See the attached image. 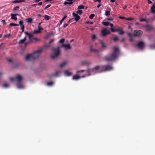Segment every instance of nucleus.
<instances>
[{
  "label": "nucleus",
  "mask_w": 155,
  "mask_h": 155,
  "mask_svg": "<svg viewBox=\"0 0 155 155\" xmlns=\"http://www.w3.org/2000/svg\"><path fill=\"white\" fill-rule=\"evenodd\" d=\"M113 69V68L110 65L102 66H97L92 69H88L86 71L88 75H90L92 73L94 74L97 72H101L110 71Z\"/></svg>",
  "instance_id": "1"
},
{
  "label": "nucleus",
  "mask_w": 155,
  "mask_h": 155,
  "mask_svg": "<svg viewBox=\"0 0 155 155\" xmlns=\"http://www.w3.org/2000/svg\"><path fill=\"white\" fill-rule=\"evenodd\" d=\"M119 49L117 47L114 48V51L111 54L105 56L104 60L107 62L114 61L118 57Z\"/></svg>",
  "instance_id": "2"
},
{
  "label": "nucleus",
  "mask_w": 155,
  "mask_h": 155,
  "mask_svg": "<svg viewBox=\"0 0 155 155\" xmlns=\"http://www.w3.org/2000/svg\"><path fill=\"white\" fill-rule=\"evenodd\" d=\"M52 49L54 54L51 55V58L52 59L57 58L61 52L60 47L53 48Z\"/></svg>",
  "instance_id": "3"
},
{
  "label": "nucleus",
  "mask_w": 155,
  "mask_h": 155,
  "mask_svg": "<svg viewBox=\"0 0 155 155\" xmlns=\"http://www.w3.org/2000/svg\"><path fill=\"white\" fill-rule=\"evenodd\" d=\"M25 34L26 35L28 36L29 39L30 40V42L36 43L39 42L40 41V40L37 38L36 37L33 38L34 36L32 34H31L27 32H25Z\"/></svg>",
  "instance_id": "4"
},
{
  "label": "nucleus",
  "mask_w": 155,
  "mask_h": 155,
  "mask_svg": "<svg viewBox=\"0 0 155 155\" xmlns=\"http://www.w3.org/2000/svg\"><path fill=\"white\" fill-rule=\"evenodd\" d=\"M43 49L44 48L39 49L31 54L33 60L38 58L40 56Z\"/></svg>",
  "instance_id": "5"
},
{
  "label": "nucleus",
  "mask_w": 155,
  "mask_h": 155,
  "mask_svg": "<svg viewBox=\"0 0 155 155\" xmlns=\"http://www.w3.org/2000/svg\"><path fill=\"white\" fill-rule=\"evenodd\" d=\"M138 47L139 49L140 50H143L145 46V43L143 41H139L137 44L136 45Z\"/></svg>",
  "instance_id": "6"
},
{
  "label": "nucleus",
  "mask_w": 155,
  "mask_h": 155,
  "mask_svg": "<svg viewBox=\"0 0 155 155\" xmlns=\"http://www.w3.org/2000/svg\"><path fill=\"white\" fill-rule=\"evenodd\" d=\"M111 31L113 32H119L118 34L120 35H123L124 33V32L122 30V29L119 28H117L114 29V28H111L110 29Z\"/></svg>",
  "instance_id": "7"
},
{
  "label": "nucleus",
  "mask_w": 155,
  "mask_h": 155,
  "mask_svg": "<svg viewBox=\"0 0 155 155\" xmlns=\"http://www.w3.org/2000/svg\"><path fill=\"white\" fill-rule=\"evenodd\" d=\"M110 33V31L105 28L104 29L101 31V34L102 36H105L106 35L109 34Z\"/></svg>",
  "instance_id": "8"
},
{
  "label": "nucleus",
  "mask_w": 155,
  "mask_h": 155,
  "mask_svg": "<svg viewBox=\"0 0 155 155\" xmlns=\"http://www.w3.org/2000/svg\"><path fill=\"white\" fill-rule=\"evenodd\" d=\"M142 34V31L141 30H135L134 32V35L135 36H140Z\"/></svg>",
  "instance_id": "9"
},
{
  "label": "nucleus",
  "mask_w": 155,
  "mask_h": 155,
  "mask_svg": "<svg viewBox=\"0 0 155 155\" xmlns=\"http://www.w3.org/2000/svg\"><path fill=\"white\" fill-rule=\"evenodd\" d=\"M15 79L17 83H21L22 79V78L21 75L18 74L17 75Z\"/></svg>",
  "instance_id": "10"
},
{
  "label": "nucleus",
  "mask_w": 155,
  "mask_h": 155,
  "mask_svg": "<svg viewBox=\"0 0 155 155\" xmlns=\"http://www.w3.org/2000/svg\"><path fill=\"white\" fill-rule=\"evenodd\" d=\"M25 59L27 61L33 60L31 54H30L26 55L25 57Z\"/></svg>",
  "instance_id": "11"
},
{
  "label": "nucleus",
  "mask_w": 155,
  "mask_h": 155,
  "mask_svg": "<svg viewBox=\"0 0 155 155\" xmlns=\"http://www.w3.org/2000/svg\"><path fill=\"white\" fill-rule=\"evenodd\" d=\"M72 15L74 17H75V20L76 21H78L80 18V17L79 16L77 13L73 12Z\"/></svg>",
  "instance_id": "12"
},
{
  "label": "nucleus",
  "mask_w": 155,
  "mask_h": 155,
  "mask_svg": "<svg viewBox=\"0 0 155 155\" xmlns=\"http://www.w3.org/2000/svg\"><path fill=\"white\" fill-rule=\"evenodd\" d=\"M67 2H65L64 3V4L65 5H71L73 2H74V0H66Z\"/></svg>",
  "instance_id": "13"
},
{
  "label": "nucleus",
  "mask_w": 155,
  "mask_h": 155,
  "mask_svg": "<svg viewBox=\"0 0 155 155\" xmlns=\"http://www.w3.org/2000/svg\"><path fill=\"white\" fill-rule=\"evenodd\" d=\"M153 29V27L150 25H147L146 27V30L147 31H150Z\"/></svg>",
  "instance_id": "14"
},
{
  "label": "nucleus",
  "mask_w": 155,
  "mask_h": 155,
  "mask_svg": "<svg viewBox=\"0 0 155 155\" xmlns=\"http://www.w3.org/2000/svg\"><path fill=\"white\" fill-rule=\"evenodd\" d=\"M150 11L153 14H154L155 13V3L153 4L152 6L150 8Z\"/></svg>",
  "instance_id": "15"
},
{
  "label": "nucleus",
  "mask_w": 155,
  "mask_h": 155,
  "mask_svg": "<svg viewBox=\"0 0 155 155\" xmlns=\"http://www.w3.org/2000/svg\"><path fill=\"white\" fill-rule=\"evenodd\" d=\"M62 47H64L66 49H71V47L70 44L66 45V44H63L62 45Z\"/></svg>",
  "instance_id": "16"
},
{
  "label": "nucleus",
  "mask_w": 155,
  "mask_h": 155,
  "mask_svg": "<svg viewBox=\"0 0 155 155\" xmlns=\"http://www.w3.org/2000/svg\"><path fill=\"white\" fill-rule=\"evenodd\" d=\"M26 37L25 36L23 39L20 40L18 42L19 44H23L25 43V41L26 40Z\"/></svg>",
  "instance_id": "17"
},
{
  "label": "nucleus",
  "mask_w": 155,
  "mask_h": 155,
  "mask_svg": "<svg viewBox=\"0 0 155 155\" xmlns=\"http://www.w3.org/2000/svg\"><path fill=\"white\" fill-rule=\"evenodd\" d=\"M64 73L67 76H70L72 74V73L68 70L65 71Z\"/></svg>",
  "instance_id": "18"
},
{
  "label": "nucleus",
  "mask_w": 155,
  "mask_h": 155,
  "mask_svg": "<svg viewBox=\"0 0 155 155\" xmlns=\"http://www.w3.org/2000/svg\"><path fill=\"white\" fill-rule=\"evenodd\" d=\"M17 87L19 89H21L24 88V86L21 83H17Z\"/></svg>",
  "instance_id": "19"
},
{
  "label": "nucleus",
  "mask_w": 155,
  "mask_h": 155,
  "mask_svg": "<svg viewBox=\"0 0 155 155\" xmlns=\"http://www.w3.org/2000/svg\"><path fill=\"white\" fill-rule=\"evenodd\" d=\"M90 51L91 52L94 53H98L99 52V51L98 50L93 48L92 46L90 47Z\"/></svg>",
  "instance_id": "20"
},
{
  "label": "nucleus",
  "mask_w": 155,
  "mask_h": 155,
  "mask_svg": "<svg viewBox=\"0 0 155 155\" xmlns=\"http://www.w3.org/2000/svg\"><path fill=\"white\" fill-rule=\"evenodd\" d=\"M27 22L28 23H31L33 21V19L32 18H27L26 19Z\"/></svg>",
  "instance_id": "21"
},
{
  "label": "nucleus",
  "mask_w": 155,
  "mask_h": 155,
  "mask_svg": "<svg viewBox=\"0 0 155 155\" xmlns=\"http://www.w3.org/2000/svg\"><path fill=\"white\" fill-rule=\"evenodd\" d=\"M80 78V77L78 75H74L72 79L73 80H78Z\"/></svg>",
  "instance_id": "22"
},
{
  "label": "nucleus",
  "mask_w": 155,
  "mask_h": 155,
  "mask_svg": "<svg viewBox=\"0 0 155 155\" xmlns=\"http://www.w3.org/2000/svg\"><path fill=\"white\" fill-rule=\"evenodd\" d=\"M13 14H11V18L13 19L15 21H16L17 20V18L16 16H14L13 15Z\"/></svg>",
  "instance_id": "23"
},
{
  "label": "nucleus",
  "mask_w": 155,
  "mask_h": 155,
  "mask_svg": "<svg viewBox=\"0 0 155 155\" xmlns=\"http://www.w3.org/2000/svg\"><path fill=\"white\" fill-rule=\"evenodd\" d=\"M110 22H102V24L105 26H108L109 25Z\"/></svg>",
  "instance_id": "24"
},
{
  "label": "nucleus",
  "mask_w": 155,
  "mask_h": 155,
  "mask_svg": "<svg viewBox=\"0 0 155 155\" xmlns=\"http://www.w3.org/2000/svg\"><path fill=\"white\" fill-rule=\"evenodd\" d=\"M100 43L102 45V48H105L106 47V45L104 44L103 41H101L100 42Z\"/></svg>",
  "instance_id": "25"
},
{
  "label": "nucleus",
  "mask_w": 155,
  "mask_h": 155,
  "mask_svg": "<svg viewBox=\"0 0 155 155\" xmlns=\"http://www.w3.org/2000/svg\"><path fill=\"white\" fill-rule=\"evenodd\" d=\"M105 15L107 16H109L110 15V12L109 11H107L105 12Z\"/></svg>",
  "instance_id": "26"
},
{
  "label": "nucleus",
  "mask_w": 155,
  "mask_h": 155,
  "mask_svg": "<svg viewBox=\"0 0 155 155\" xmlns=\"http://www.w3.org/2000/svg\"><path fill=\"white\" fill-rule=\"evenodd\" d=\"M67 64V62L65 61L63 62L62 63L60 64V67L62 68L65 66Z\"/></svg>",
  "instance_id": "27"
},
{
  "label": "nucleus",
  "mask_w": 155,
  "mask_h": 155,
  "mask_svg": "<svg viewBox=\"0 0 155 155\" xmlns=\"http://www.w3.org/2000/svg\"><path fill=\"white\" fill-rule=\"evenodd\" d=\"M9 26H18L19 25L18 24H16L15 23H12L9 24Z\"/></svg>",
  "instance_id": "28"
},
{
  "label": "nucleus",
  "mask_w": 155,
  "mask_h": 155,
  "mask_svg": "<svg viewBox=\"0 0 155 155\" xmlns=\"http://www.w3.org/2000/svg\"><path fill=\"white\" fill-rule=\"evenodd\" d=\"M20 7L18 6L14 7L13 9V11H17L18 9Z\"/></svg>",
  "instance_id": "29"
},
{
  "label": "nucleus",
  "mask_w": 155,
  "mask_h": 155,
  "mask_svg": "<svg viewBox=\"0 0 155 155\" xmlns=\"http://www.w3.org/2000/svg\"><path fill=\"white\" fill-rule=\"evenodd\" d=\"M50 17L49 16L47 15H45L44 18L45 20H47L49 19Z\"/></svg>",
  "instance_id": "30"
},
{
  "label": "nucleus",
  "mask_w": 155,
  "mask_h": 155,
  "mask_svg": "<svg viewBox=\"0 0 155 155\" xmlns=\"http://www.w3.org/2000/svg\"><path fill=\"white\" fill-rule=\"evenodd\" d=\"M39 33H40L39 32V30H35L31 34H32V35H33V34H37Z\"/></svg>",
  "instance_id": "31"
},
{
  "label": "nucleus",
  "mask_w": 155,
  "mask_h": 155,
  "mask_svg": "<svg viewBox=\"0 0 155 155\" xmlns=\"http://www.w3.org/2000/svg\"><path fill=\"white\" fill-rule=\"evenodd\" d=\"M82 13H83V12H82V11L81 10H78L77 12V14H78L80 15H82Z\"/></svg>",
  "instance_id": "32"
},
{
  "label": "nucleus",
  "mask_w": 155,
  "mask_h": 155,
  "mask_svg": "<svg viewBox=\"0 0 155 155\" xmlns=\"http://www.w3.org/2000/svg\"><path fill=\"white\" fill-rule=\"evenodd\" d=\"M19 25L21 26H21H25L23 24V22L22 20L20 21H19Z\"/></svg>",
  "instance_id": "33"
},
{
  "label": "nucleus",
  "mask_w": 155,
  "mask_h": 155,
  "mask_svg": "<svg viewBox=\"0 0 155 155\" xmlns=\"http://www.w3.org/2000/svg\"><path fill=\"white\" fill-rule=\"evenodd\" d=\"M84 6L83 5H79L78 8V9H84Z\"/></svg>",
  "instance_id": "34"
},
{
  "label": "nucleus",
  "mask_w": 155,
  "mask_h": 155,
  "mask_svg": "<svg viewBox=\"0 0 155 155\" xmlns=\"http://www.w3.org/2000/svg\"><path fill=\"white\" fill-rule=\"evenodd\" d=\"M95 16L94 14H92L91 15L89 16V18H90L91 19H92Z\"/></svg>",
  "instance_id": "35"
},
{
  "label": "nucleus",
  "mask_w": 155,
  "mask_h": 155,
  "mask_svg": "<svg viewBox=\"0 0 155 155\" xmlns=\"http://www.w3.org/2000/svg\"><path fill=\"white\" fill-rule=\"evenodd\" d=\"M65 40L64 39H61L59 41V42L60 43H63L64 42V41Z\"/></svg>",
  "instance_id": "36"
},
{
  "label": "nucleus",
  "mask_w": 155,
  "mask_h": 155,
  "mask_svg": "<svg viewBox=\"0 0 155 155\" xmlns=\"http://www.w3.org/2000/svg\"><path fill=\"white\" fill-rule=\"evenodd\" d=\"M113 39L114 41L115 42L119 40V38L117 37H116L114 38Z\"/></svg>",
  "instance_id": "37"
},
{
  "label": "nucleus",
  "mask_w": 155,
  "mask_h": 155,
  "mask_svg": "<svg viewBox=\"0 0 155 155\" xmlns=\"http://www.w3.org/2000/svg\"><path fill=\"white\" fill-rule=\"evenodd\" d=\"M53 84V83L52 82H50L47 83V85L49 86L52 85Z\"/></svg>",
  "instance_id": "38"
},
{
  "label": "nucleus",
  "mask_w": 155,
  "mask_h": 155,
  "mask_svg": "<svg viewBox=\"0 0 155 155\" xmlns=\"http://www.w3.org/2000/svg\"><path fill=\"white\" fill-rule=\"evenodd\" d=\"M13 3H20V0H15L13 2Z\"/></svg>",
  "instance_id": "39"
},
{
  "label": "nucleus",
  "mask_w": 155,
  "mask_h": 155,
  "mask_svg": "<svg viewBox=\"0 0 155 155\" xmlns=\"http://www.w3.org/2000/svg\"><path fill=\"white\" fill-rule=\"evenodd\" d=\"M51 5V4H49V5H47L45 7V8L44 9H47V8H49V7H50Z\"/></svg>",
  "instance_id": "40"
},
{
  "label": "nucleus",
  "mask_w": 155,
  "mask_h": 155,
  "mask_svg": "<svg viewBox=\"0 0 155 155\" xmlns=\"http://www.w3.org/2000/svg\"><path fill=\"white\" fill-rule=\"evenodd\" d=\"M59 73V71H57L55 73V74H54V76L57 77L58 76V74Z\"/></svg>",
  "instance_id": "41"
},
{
  "label": "nucleus",
  "mask_w": 155,
  "mask_h": 155,
  "mask_svg": "<svg viewBox=\"0 0 155 155\" xmlns=\"http://www.w3.org/2000/svg\"><path fill=\"white\" fill-rule=\"evenodd\" d=\"M21 29L22 30L21 32H24L25 28V26L21 27Z\"/></svg>",
  "instance_id": "42"
},
{
  "label": "nucleus",
  "mask_w": 155,
  "mask_h": 155,
  "mask_svg": "<svg viewBox=\"0 0 155 155\" xmlns=\"http://www.w3.org/2000/svg\"><path fill=\"white\" fill-rule=\"evenodd\" d=\"M10 80L11 81H14L16 80L15 78H10Z\"/></svg>",
  "instance_id": "43"
},
{
  "label": "nucleus",
  "mask_w": 155,
  "mask_h": 155,
  "mask_svg": "<svg viewBox=\"0 0 155 155\" xmlns=\"http://www.w3.org/2000/svg\"><path fill=\"white\" fill-rule=\"evenodd\" d=\"M140 21H146L147 20L145 18H141L140 19Z\"/></svg>",
  "instance_id": "44"
},
{
  "label": "nucleus",
  "mask_w": 155,
  "mask_h": 155,
  "mask_svg": "<svg viewBox=\"0 0 155 155\" xmlns=\"http://www.w3.org/2000/svg\"><path fill=\"white\" fill-rule=\"evenodd\" d=\"M126 20H128V21H131L133 19V18H126Z\"/></svg>",
  "instance_id": "45"
},
{
  "label": "nucleus",
  "mask_w": 155,
  "mask_h": 155,
  "mask_svg": "<svg viewBox=\"0 0 155 155\" xmlns=\"http://www.w3.org/2000/svg\"><path fill=\"white\" fill-rule=\"evenodd\" d=\"M3 86L4 87H8V85L7 84H3Z\"/></svg>",
  "instance_id": "46"
},
{
  "label": "nucleus",
  "mask_w": 155,
  "mask_h": 155,
  "mask_svg": "<svg viewBox=\"0 0 155 155\" xmlns=\"http://www.w3.org/2000/svg\"><path fill=\"white\" fill-rule=\"evenodd\" d=\"M10 36V34H8V35H5L4 36V38H8V37H9Z\"/></svg>",
  "instance_id": "47"
},
{
  "label": "nucleus",
  "mask_w": 155,
  "mask_h": 155,
  "mask_svg": "<svg viewBox=\"0 0 155 155\" xmlns=\"http://www.w3.org/2000/svg\"><path fill=\"white\" fill-rule=\"evenodd\" d=\"M96 38V36L95 35H93L92 36V39L93 40H95Z\"/></svg>",
  "instance_id": "48"
},
{
  "label": "nucleus",
  "mask_w": 155,
  "mask_h": 155,
  "mask_svg": "<svg viewBox=\"0 0 155 155\" xmlns=\"http://www.w3.org/2000/svg\"><path fill=\"white\" fill-rule=\"evenodd\" d=\"M43 30V29L42 28H41L39 26L38 27V30H39L40 33L41 32V30Z\"/></svg>",
  "instance_id": "49"
},
{
  "label": "nucleus",
  "mask_w": 155,
  "mask_h": 155,
  "mask_svg": "<svg viewBox=\"0 0 155 155\" xmlns=\"http://www.w3.org/2000/svg\"><path fill=\"white\" fill-rule=\"evenodd\" d=\"M85 71V70H81V71H78L77 72V73H78L79 72H84Z\"/></svg>",
  "instance_id": "50"
},
{
  "label": "nucleus",
  "mask_w": 155,
  "mask_h": 155,
  "mask_svg": "<svg viewBox=\"0 0 155 155\" xmlns=\"http://www.w3.org/2000/svg\"><path fill=\"white\" fill-rule=\"evenodd\" d=\"M83 63L84 64H89V63L87 61H84L83 62Z\"/></svg>",
  "instance_id": "51"
},
{
  "label": "nucleus",
  "mask_w": 155,
  "mask_h": 155,
  "mask_svg": "<svg viewBox=\"0 0 155 155\" xmlns=\"http://www.w3.org/2000/svg\"><path fill=\"white\" fill-rule=\"evenodd\" d=\"M119 18L120 19H125L126 20V18L125 17H122V16H119Z\"/></svg>",
  "instance_id": "52"
},
{
  "label": "nucleus",
  "mask_w": 155,
  "mask_h": 155,
  "mask_svg": "<svg viewBox=\"0 0 155 155\" xmlns=\"http://www.w3.org/2000/svg\"><path fill=\"white\" fill-rule=\"evenodd\" d=\"M65 20V19L63 18L62 20L61 21H60V24L61 25L62 24L63 22Z\"/></svg>",
  "instance_id": "53"
},
{
  "label": "nucleus",
  "mask_w": 155,
  "mask_h": 155,
  "mask_svg": "<svg viewBox=\"0 0 155 155\" xmlns=\"http://www.w3.org/2000/svg\"><path fill=\"white\" fill-rule=\"evenodd\" d=\"M127 34L130 37H132V35L131 33H128Z\"/></svg>",
  "instance_id": "54"
},
{
  "label": "nucleus",
  "mask_w": 155,
  "mask_h": 155,
  "mask_svg": "<svg viewBox=\"0 0 155 155\" xmlns=\"http://www.w3.org/2000/svg\"><path fill=\"white\" fill-rule=\"evenodd\" d=\"M42 2H41L39 3L38 4H36L35 5H42Z\"/></svg>",
  "instance_id": "55"
},
{
  "label": "nucleus",
  "mask_w": 155,
  "mask_h": 155,
  "mask_svg": "<svg viewBox=\"0 0 155 155\" xmlns=\"http://www.w3.org/2000/svg\"><path fill=\"white\" fill-rule=\"evenodd\" d=\"M109 25H110V27H111V28H113V26H114L113 24L110 23V24H109Z\"/></svg>",
  "instance_id": "56"
},
{
  "label": "nucleus",
  "mask_w": 155,
  "mask_h": 155,
  "mask_svg": "<svg viewBox=\"0 0 155 155\" xmlns=\"http://www.w3.org/2000/svg\"><path fill=\"white\" fill-rule=\"evenodd\" d=\"M101 0H94V2H98L99 3H100L101 2Z\"/></svg>",
  "instance_id": "57"
},
{
  "label": "nucleus",
  "mask_w": 155,
  "mask_h": 155,
  "mask_svg": "<svg viewBox=\"0 0 155 155\" xmlns=\"http://www.w3.org/2000/svg\"><path fill=\"white\" fill-rule=\"evenodd\" d=\"M68 25V24H64L63 26L64 28H65Z\"/></svg>",
  "instance_id": "58"
},
{
  "label": "nucleus",
  "mask_w": 155,
  "mask_h": 155,
  "mask_svg": "<svg viewBox=\"0 0 155 155\" xmlns=\"http://www.w3.org/2000/svg\"><path fill=\"white\" fill-rule=\"evenodd\" d=\"M133 40L134 39H133V38L132 37H130L129 41H130L132 42L133 41Z\"/></svg>",
  "instance_id": "59"
},
{
  "label": "nucleus",
  "mask_w": 155,
  "mask_h": 155,
  "mask_svg": "<svg viewBox=\"0 0 155 155\" xmlns=\"http://www.w3.org/2000/svg\"><path fill=\"white\" fill-rule=\"evenodd\" d=\"M125 40V38H123L122 39V40H121V42H124Z\"/></svg>",
  "instance_id": "60"
},
{
  "label": "nucleus",
  "mask_w": 155,
  "mask_h": 155,
  "mask_svg": "<svg viewBox=\"0 0 155 155\" xmlns=\"http://www.w3.org/2000/svg\"><path fill=\"white\" fill-rule=\"evenodd\" d=\"M2 23L3 24L5 25L6 24V22H5V20H2Z\"/></svg>",
  "instance_id": "61"
},
{
  "label": "nucleus",
  "mask_w": 155,
  "mask_h": 155,
  "mask_svg": "<svg viewBox=\"0 0 155 155\" xmlns=\"http://www.w3.org/2000/svg\"><path fill=\"white\" fill-rule=\"evenodd\" d=\"M54 41V39H52L49 42V44H50L52 42Z\"/></svg>",
  "instance_id": "62"
},
{
  "label": "nucleus",
  "mask_w": 155,
  "mask_h": 155,
  "mask_svg": "<svg viewBox=\"0 0 155 155\" xmlns=\"http://www.w3.org/2000/svg\"><path fill=\"white\" fill-rule=\"evenodd\" d=\"M152 3V2L150 0H148V3L149 4H151Z\"/></svg>",
  "instance_id": "63"
},
{
  "label": "nucleus",
  "mask_w": 155,
  "mask_h": 155,
  "mask_svg": "<svg viewBox=\"0 0 155 155\" xmlns=\"http://www.w3.org/2000/svg\"><path fill=\"white\" fill-rule=\"evenodd\" d=\"M8 61H9L10 62H12V60L11 59H8Z\"/></svg>",
  "instance_id": "64"
}]
</instances>
